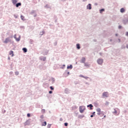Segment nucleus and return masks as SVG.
<instances>
[{
	"label": "nucleus",
	"mask_w": 128,
	"mask_h": 128,
	"mask_svg": "<svg viewBox=\"0 0 128 128\" xmlns=\"http://www.w3.org/2000/svg\"><path fill=\"white\" fill-rule=\"evenodd\" d=\"M85 110H86V107H84V106H80L79 110L81 114H82V112H84Z\"/></svg>",
	"instance_id": "1"
},
{
	"label": "nucleus",
	"mask_w": 128,
	"mask_h": 128,
	"mask_svg": "<svg viewBox=\"0 0 128 128\" xmlns=\"http://www.w3.org/2000/svg\"><path fill=\"white\" fill-rule=\"evenodd\" d=\"M97 62L98 64H102V62H104V60L102 59H98Z\"/></svg>",
	"instance_id": "2"
},
{
	"label": "nucleus",
	"mask_w": 128,
	"mask_h": 128,
	"mask_svg": "<svg viewBox=\"0 0 128 128\" xmlns=\"http://www.w3.org/2000/svg\"><path fill=\"white\" fill-rule=\"evenodd\" d=\"M96 110L98 112L97 114H98V116H100V113H101V112H101L100 108H98Z\"/></svg>",
	"instance_id": "3"
},
{
	"label": "nucleus",
	"mask_w": 128,
	"mask_h": 128,
	"mask_svg": "<svg viewBox=\"0 0 128 128\" xmlns=\"http://www.w3.org/2000/svg\"><path fill=\"white\" fill-rule=\"evenodd\" d=\"M102 96H104L106 98H108V92H104L102 94Z\"/></svg>",
	"instance_id": "4"
},
{
	"label": "nucleus",
	"mask_w": 128,
	"mask_h": 128,
	"mask_svg": "<svg viewBox=\"0 0 128 128\" xmlns=\"http://www.w3.org/2000/svg\"><path fill=\"white\" fill-rule=\"evenodd\" d=\"M14 38H16V42H20V38L18 37V38H16V35L14 36Z\"/></svg>",
	"instance_id": "5"
},
{
	"label": "nucleus",
	"mask_w": 128,
	"mask_h": 128,
	"mask_svg": "<svg viewBox=\"0 0 128 128\" xmlns=\"http://www.w3.org/2000/svg\"><path fill=\"white\" fill-rule=\"evenodd\" d=\"M10 42V38H6L4 42V44H8V42Z\"/></svg>",
	"instance_id": "6"
},
{
	"label": "nucleus",
	"mask_w": 128,
	"mask_h": 128,
	"mask_svg": "<svg viewBox=\"0 0 128 128\" xmlns=\"http://www.w3.org/2000/svg\"><path fill=\"white\" fill-rule=\"evenodd\" d=\"M124 12H126V9H124V8H122L120 10V12H121L122 14H124Z\"/></svg>",
	"instance_id": "7"
},
{
	"label": "nucleus",
	"mask_w": 128,
	"mask_h": 128,
	"mask_svg": "<svg viewBox=\"0 0 128 128\" xmlns=\"http://www.w3.org/2000/svg\"><path fill=\"white\" fill-rule=\"evenodd\" d=\"M80 62L82 64H84V62H86V58H82Z\"/></svg>",
	"instance_id": "8"
},
{
	"label": "nucleus",
	"mask_w": 128,
	"mask_h": 128,
	"mask_svg": "<svg viewBox=\"0 0 128 128\" xmlns=\"http://www.w3.org/2000/svg\"><path fill=\"white\" fill-rule=\"evenodd\" d=\"M87 10H92V4H88L87 6Z\"/></svg>",
	"instance_id": "9"
},
{
	"label": "nucleus",
	"mask_w": 128,
	"mask_h": 128,
	"mask_svg": "<svg viewBox=\"0 0 128 128\" xmlns=\"http://www.w3.org/2000/svg\"><path fill=\"white\" fill-rule=\"evenodd\" d=\"M10 56H14V51L10 50L9 52Z\"/></svg>",
	"instance_id": "10"
},
{
	"label": "nucleus",
	"mask_w": 128,
	"mask_h": 128,
	"mask_svg": "<svg viewBox=\"0 0 128 128\" xmlns=\"http://www.w3.org/2000/svg\"><path fill=\"white\" fill-rule=\"evenodd\" d=\"M87 106H88V108H90V110H92V108L94 107V106L92 104L88 105Z\"/></svg>",
	"instance_id": "11"
},
{
	"label": "nucleus",
	"mask_w": 128,
	"mask_h": 128,
	"mask_svg": "<svg viewBox=\"0 0 128 128\" xmlns=\"http://www.w3.org/2000/svg\"><path fill=\"white\" fill-rule=\"evenodd\" d=\"M22 6L21 3H18L17 4H16V8H18L19 6Z\"/></svg>",
	"instance_id": "12"
},
{
	"label": "nucleus",
	"mask_w": 128,
	"mask_h": 128,
	"mask_svg": "<svg viewBox=\"0 0 128 128\" xmlns=\"http://www.w3.org/2000/svg\"><path fill=\"white\" fill-rule=\"evenodd\" d=\"M12 2L14 4H16L18 2V0H12Z\"/></svg>",
	"instance_id": "13"
},
{
	"label": "nucleus",
	"mask_w": 128,
	"mask_h": 128,
	"mask_svg": "<svg viewBox=\"0 0 128 128\" xmlns=\"http://www.w3.org/2000/svg\"><path fill=\"white\" fill-rule=\"evenodd\" d=\"M76 48L78 50H80V45L78 44H76Z\"/></svg>",
	"instance_id": "14"
},
{
	"label": "nucleus",
	"mask_w": 128,
	"mask_h": 128,
	"mask_svg": "<svg viewBox=\"0 0 128 128\" xmlns=\"http://www.w3.org/2000/svg\"><path fill=\"white\" fill-rule=\"evenodd\" d=\"M67 68H68V69H70V70H72V65H70V66H67Z\"/></svg>",
	"instance_id": "15"
},
{
	"label": "nucleus",
	"mask_w": 128,
	"mask_h": 128,
	"mask_svg": "<svg viewBox=\"0 0 128 128\" xmlns=\"http://www.w3.org/2000/svg\"><path fill=\"white\" fill-rule=\"evenodd\" d=\"M104 12V9H101L100 10V14H102V12Z\"/></svg>",
	"instance_id": "16"
},
{
	"label": "nucleus",
	"mask_w": 128,
	"mask_h": 128,
	"mask_svg": "<svg viewBox=\"0 0 128 128\" xmlns=\"http://www.w3.org/2000/svg\"><path fill=\"white\" fill-rule=\"evenodd\" d=\"M22 50H23L24 52H28V50L26 49V48H22Z\"/></svg>",
	"instance_id": "17"
},
{
	"label": "nucleus",
	"mask_w": 128,
	"mask_h": 128,
	"mask_svg": "<svg viewBox=\"0 0 128 128\" xmlns=\"http://www.w3.org/2000/svg\"><path fill=\"white\" fill-rule=\"evenodd\" d=\"M84 66H90V64H88V63H85L84 64Z\"/></svg>",
	"instance_id": "18"
},
{
	"label": "nucleus",
	"mask_w": 128,
	"mask_h": 128,
	"mask_svg": "<svg viewBox=\"0 0 128 128\" xmlns=\"http://www.w3.org/2000/svg\"><path fill=\"white\" fill-rule=\"evenodd\" d=\"M42 126H46V122H44L42 124Z\"/></svg>",
	"instance_id": "19"
},
{
	"label": "nucleus",
	"mask_w": 128,
	"mask_h": 128,
	"mask_svg": "<svg viewBox=\"0 0 128 128\" xmlns=\"http://www.w3.org/2000/svg\"><path fill=\"white\" fill-rule=\"evenodd\" d=\"M20 18L21 20H24V16H21Z\"/></svg>",
	"instance_id": "20"
},
{
	"label": "nucleus",
	"mask_w": 128,
	"mask_h": 128,
	"mask_svg": "<svg viewBox=\"0 0 128 128\" xmlns=\"http://www.w3.org/2000/svg\"><path fill=\"white\" fill-rule=\"evenodd\" d=\"M100 116H104V113L103 112H102L101 113H100Z\"/></svg>",
	"instance_id": "21"
},
{
	"label": "nucleus",
	"mask_w": 128,
	"mask_h": 128,
	"mask_svg": "<svg viewBox=\"0 0 128 128\" xmlns=\"http://www.w3.org/2000/svg\"><path fill=\"white\" fill-rule=\"evenodd\" d=\"M50 90H54V87H52V86H50Z\"/></svg>",
	"instance_id": "22"
},
{
	"label": "nucleus",
	"mask_w": 128,
	"mask_h": 128,
	"mask_svg": "<svg viewBox=\"0 0 128 128\" xmlns=\"http://www.w3.org/2000/svg\"><path fill=\"white\" fill-rule=\"evenodd\" d=\"M114 114H118V112L116 111V110H114Z\"/></svg>",
	"instance_id": "23"
},
{
	"label": "nucleus",
	"mask_w": 128,
	"mask_h": 128,
	"mask_svg": "<svg viewBox=\"0 0 128 128\" xmlns=\"http://www.w3.org/2000/svg\"><path fill=\"white\" fill-rule=\"evenodd\" d=\"M52 126V125L50 124H48V128H50V126Z\"/></svg>",
	"instance_id": "24"
},
{
	"label": "nucleus",
	"mask_w": 128,
	"mask_h": 128,
	"mask_svg": "<svg viewBox=\"0 0 128 128\" xmlns=\"http://www.w3.org/2000/svg\"><path fill=\"white\" fill-rule=\"evenodd\" d=\"M27 116H28V118H30V114H27Z\"/></svg>",
	"instance_id": "25"
},
{
	"label": "nucleus",
	"mask_w": 128,
	"mask_h": 128,
	"mask_svg": "<svg viewBox=\"0 0 128 128\" xmlns=\"http://www.w3.org/2000/svg\"><path fill=\"white\" fill-rule=\"evenodd\" d=\"M84 78H85V80H88V76H84Z\"/></svg>",
	"instance_id": "26"
},
{
	"label": "nucleus",
	"mask_w": 128,
	"mask_h": 128,
	"mask_svg": "<svg viewBox=\"0 0 128 128\" xmlns=\"http://www.w3.org/2000/svg\"><path fill=\"white\" fill-rule=\"evenodd\" d=\"M80 78H84V76H82V74H80Z\"/></svg>",
	"instance_id": "27"
},
{
	"label": "nucleus",
	"mask_w": 128,
	"mask_h": 128,
	"mask_svg": "<svg viewBox=\"0 0 128 128\" xmlns=\"http://www.w3.org/2000/svg\"><path fill=\"white\" fill-rule=\"evenodd\" d=\"M68 123H64V126H68Z\"/></svg>",
	"instance_id": "28"
},
{
	"label": "nucleus",
	"mask_w": 128,
	"mask_h": 128,
	"mask_svg": "<svg viewBox=\"0 0 128 128\" xmlns=\"http://www.w3.org/2000/svg\"><path fill=\"white\" fill-rule=\"evenodd\" d=\"M15 74H16V76H18V72H16Z\"/></svg>",
	"instance_id": "29"
},
{
	"label": "nucleus",
	"mask_w": 128,
	"mask_h": 128,
	"mask_svg": "<svg viewBox=\"0 0 128 128\" xmlns=\"http://www.w3.org/2000/svg\"><path fill=\"white\" fill-rule=\"evenodd\" d=\"M40 118H44V116H43V115L41 116H40Z\"/></svg>",
	"instance_id": "30"
},
{
	"label": "nucleus",
	"mask_w": 128,
	"mask_h": 128,
	"mask_svg": "<svg viewBox=\"0 0 128 128\" xmlns=\"http://www.w3.org/2000/svg\"><path fill=\"white\" fill-rule=\"evenodd\" d=\"M126 36H128V32H126Z\"/></svg>",
	"instance_id": "31"
},
{
	"label": "nucleus",
	"mask_w": 128,
	"mask_h": 128,
	"mask_svg": "<svg viewBox=\"0 0 128 128\" xmlns=\"http://www.w3.org/2000/svg\"><path fill=\"white\" fill-rule=\"evenodd\" d=\"M49 94H52V91H49Z\"/></svg>",
	"instance_id": "32"
},
{
	"label": "nucleus",
	"mask_w": 128,
	"mask_h": 128,
	"mask_svg": "<svg viewBox=\"0 0 128 128\" xmlns=\"http://www.w3.org/2000/svg\"><path fill=\"white\" fill-rule=\"evenodd\" d=\"M122 28V26H118V28Z\"/></svg>",
	"instance_id": "33"
},
{
	"label": "nucleus",
	"mask_w": 128,
	"mask_h": 128,
	"mask_svg": "<svg viewBox=\"0 0 128 128\" xmlns=\"http://www.w3.org/2000/svg\"><path fill=\"white\" fill-rule=\"evenodd\" d=\"M106 115L104 116V118H106Z\"/></svg>",
	"instance_id": "34"
},
{
	"label": "nucleus",
	"mask_w": 128,
	"mask_h": 128,
	"mask_svg": "<svg viewBox=\"0 0 128 128\" xmlns=\"http://www.w3.org/2000/svg\"><path fill=\"white\" fill-rule=\"evenodd\" d=\"M90 118H94V115H91Z\"/></svg>",
	"instance_id": "35"
},
{
	"label": "nucleus",
	"mask_w": 128,
	"mask_h": 128,
	"mask_svg": "<svg viewBox=\"0 0 128 128\" xmlns=\"http://www.w3.org/2000/svg\"><path fill=\"white\" fill-rule=\"evenodd\" d=\"M126 48H128V44H126Z\"/></svg>",
	"instance_id": "36"
},
{
	"label": "nucleus",
	"mask_w": 128,
	"mask_h": 128,
	"mask_svg": "<svg viewBox=\"0 0 128 128\" xmlns=\"http://www.w3.org/2000/svg\"><path fill=\"white\" fill-rule=\"evenodd\" d=\"M96 114V112H94L92 114Z\"/></svg>",
	"instance_id": "37"
},
{
	"label": "nucleus",
	"mask_w": 128,
	"mask_h": 128,
	"mask_svg": "<svg viewBox=\"0 0 128 128\" xmlns=\"http://www.w3.org/2000/svg\"><path fill=\"white\" fill-rule=\"evenodd\" d=\"M42 112H44V110H42Z\"/></svg>",
	"instance_id": "38"
},
{
	"label": "nucleus",
	"mask_w": 128,
	"mask_h": 128,
	"mask_svg": "<svg viewBox=\"0 0 128 128\" xmlns=\"http://www.w3.org/2000/svg\"><path fill=\"white\" fill-rule=\"evenodd\" d=\"M116 36H118V34H116Z\"/></svg>",
	"instance_id": "39"
},
{
	"label": "nucleus",
	"mask_w": 128,
	"mask_h": 128,
	"mask_svg": "<svg viewBox=\"0 0 128 128\" xmlns=\"http://www.w3.org/2000/svg\"><path fill=\"white\" fill-rule=\"evenodd\" d=\"M86 0H83V2H86Z\"/></svg>",
	"instance_id": "40"
},
{
	"label": "nucleus",
	"mask_w": 128,
	"mask_h": 128,
	"mask_svg": "<svg viewBox=\"0 0 128 128\" xmlns=\"http://www.w3.org/2000/svg\"><path fill=\"white\" fill-rule=\"evenodd\" d=\"M64 66H66V65H64Z\"/></svg>",
	"instance_id": "41"
},
{
	"label": "nucleus",
	"mask_w": 128,
	"mask_h": 128,
	"mask_svg": "<svg viewBox=\"0 0 128 128\" xmlns=\"http://www.w3.org/2000/svg\"><path fill=\"white\" fill-rule=\"evenodd\" d=\"M8 60H10V58H8Z\"/></svg>",
	"instance_id": "42"
}]
</instances>
